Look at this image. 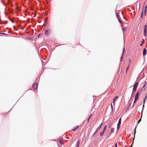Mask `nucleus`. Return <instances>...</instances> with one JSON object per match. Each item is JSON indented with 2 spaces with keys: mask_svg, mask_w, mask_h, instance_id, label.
<instances>
[{
  "mask_svg": "<svg viewBox=\"0 0 147 147\" xmlns=\"http://www.w3.org/2000/svg\"><path fill=\"white\" fill-rule=\"evenodd\" d=\"M139 84V82H135L133 88V91H135L138 87V85Z\"/></svg>",
  "mask_w": 147,
  "mask_h": 147,
  "instance_id": "f257e3e1",
  "label": "nucleus"
},
{
  "mask_svg": "<svg viewBox=\"0 0 147 147\" xmlns=\"http://www.w3.org/2000/svg\"><path fill=\"white\" fill-rule=\"evenodd\" d=\"M38 84L36 83L32 85V88L34 90H36L37 89L38 87Z\"/></svg>",
  "mask_w": 147,
  "mask_h": 147,
  "instance_id": "f03ea898",
  "label": "nucleus"
},
{
  "mask_svg": "<svg viewBox=\"0 0 147 147\" xmlns=\"http://www.w3.org/2000/svg\"><path fill=\"white\" fill-rule=\"evenodd\" d=\"M140 91H138L136 94L135 95L134 99L138 100L139 98V96L140 94Z\"/></svg>",
  "mask_w": 147,
  "mask_h": 147,
  "instance_id": "7ed1b4c3",
  "label": "nucleus"
},
{
  "mask_svg": "<svg viewBox=\"0 0 147 147\" xmlns=\"http://www.w3.org/2000/svg\"><path fill=\"white\" fill-rule=\"evenodd\" d=\"M147 54V50L146 49L144 48L143 49V56H144L146 55Z\"/></svg>",
  "mask_w": 147,
  "mask_h": 147,
  "instance_id": "20e7f679",
  "label": "nucleus"
},
{
  "mask_svg": "<svg viewBox=\"0 0 147 147\" xmlns=\"http://www.w3.org/2000/svg\"><path fill=\"white\" fill-rule=\"evenodd\" d=\"M118 98V96H115L114 97V98L113 100V105H115V101L117 100V99Z\"/></svg>",
  "mask_w": 147,
  "mask_h": 147,
  "instance_id": "39448f33",
  "label": "nucleus"
},
{
  "mask_svg": "<svg viewBox=\"0 0 147 147\" xmlns=\"http://www.w3.org/2000/svg\"><path fill=\"white\" fill-rule=\"evenodd\" d=\"M121 124V123H119V122L117 124V131H118L119 129Z\"/></svg>",
  "mask_w": 147,
  "mask_h": 147,
  "instance_id": "423d86ee",
  "label": "nucleus"
},
{
  "mask_svg": "<svg viewBox=\"0 0 147 147\" xmlns=\"http://www.w3.org/2000/svg\"><path fill=\"white\" fill-rule=\"evenodd\" d=\"M58 142L60 143V144L63 145L64 144V143L62 142V140L60 137L58 139Z\"/></svg>",
  "mask_w": 147,
  "mask_h": 147,
  "instance_id": "0eeeda50",
  "label": "nucleus"
},
{
  "mask_svg": "<svg viewBox=\"0 0 147 147\" xmlns=\"http://www.w3.org/2000/svg\"><path fill=\"white\" fill-rule=\"evenodd\" d=\"M102 125V123H100V125L97 127L96 129V131H96V132H97L99 130L101 127Z\"/></svg>",
  "mask_w": 147,
  "mask_h": 147,
  "instance_id": "6e6552de",
  "label": "nucleus"
},
{
  "mask_svg": "<svg viewBox=\"0 0 147 147\" xmlns=\"http://www.w3.org/2000/svg\"><path fill=\"white\" fill-rule=\"evenodd\" d=\"M45 36H47L49 35V32L47 30H45Z\"/></svg>",
  "mask_w": 147,
  "mask_h": 147,
  "instance_id": "1a4fd4ad",
  "label": "nucleus"
},
{
  "mask_svg": "<svg viewBox=\"0 0 147 147\" xmlns=\"http://www.w3.org/2000/svg\"><path fill=\"white\" fill-rule=\"evenodd\" d=\"M145 43V40L144 39H143L142 41H141V43L140 44V45L141 47L142 46V45Z\"/></svg>",
  "mask_w": 147,
  "mask_h": 147,
  "instance_id": "9d476101",
  "label": "nucleus"
},
{
  "mask_svg": "<svg viewBox=\"0 0 147 147\" xmlns=\"http://www.w3.org/2000/svg\"><path fill=\"white\" fill-rule=\"evenodd\" d=\"M80 141L79 140H78L77 142V144L76 145L75 147H78L79 146L80 144Z\"/></svg>",
  "mask_w": 147,
  "mask_h": 147,
  "instance_id": "9b49d317",
  "label": "nucleus"
},
{
  "mask_svg": "<svg viewBox=\"0 0 147 147\" xmlns=\"http://www.w3.org/2000/svg\"><path fill=\"white\" fill-rule=\"evenodd\" d=\"M144 105L143 107H142V111H141V116H140V118H141V119H142V113H143V110H144Z\"/></svg>",
  "mask_w": 147,
  "mask_h": 147,
  "instance_id": "f8f14e48",
  "label": "nucleus"
},
{
  "mask_svg": "<svg viewBox=\"0 0 147 147\" xmlns=\"http://www.w3.org/2000/svg\"><path fill=\"white\" fill-rule=\"evenodd\" d=\"M92 114H90V116H89V117H88V118L87 120L88 122L89 121V120H90V119L91 117L92 116Z\"/></svg>",
  "mask_w": 147,
  "mask_h": 147,
  "instance_id": "ddd939ff",
  "label": "nucleus"
},
{
  "mask_svg": "<svg viewBox=\"0 0 147 147\" xmlns=\"http://www.w3.org/2000/svg\"><path fill=\"white\" fill-rule=\"evenodd\" d=\"M147 30H144L143 34H144V35L145 36H146V35H147Z\"/></svg>",
  "mask_w": 147,
  "mask_h": 147,
  "instance_id": "4468645a",
  "label": "nucleus"
},
{
  "mask_svg": "<svg viewBox=\"0 0 147 147\" xmlns=\"http://www.w3.org/2000/svg\"><path fill=\"white\" fill-rule=\"evenodd\" d=\"M125 51V47H124L123 48V52H122V53L121 56H124V54Z\"/></svg>",
  "mask_w": 147,
  "mask_h": 147,
  "instance_id": "2eb2a0df",
  "label": "nucleus"
},
{
  "mask_svg": "<svg viewBox=\"0 0 147 147\" xmlns=\"http://www.w3.org/2000/svg\"><path fill=\"white\" fill-rule=\"evenodd\" d=\"M78 126L77 125L73 129H72V130L73 131H75L77 129H78Z\"/></svg>",
  "mask_w": 147,
  "mask_h": 147,
  "instance_id": "dca6fc26",
  "label": "nucleus"
},
{
  "mask_svg": "<svg viewBox=\"0 0 147 147\" xmlns=\"http://www.w3.org/2000/svg\"><path fill=\"white\" fill-rule=\"evenodd\" d=\"M127 29V28L126 27H123L122 28V31H123V32H124Z\"/></svg>",
  "mask_w": 147,
  "mask_h": 147,
  "instance_id": "f3484780",
  "label": "nucleus"
},
{
  "mask_svg": "<svg viewBox=\"0 0 147 147\" xmlns=\"http://www.w3.org/2000/svg\"><path fill=\"white\" fill-rule=\"evenodd\" d=\"M26 38L28 39H29V40H32L33 39V37H26Z\"/></svg>",
  "mask_w": 147,
  "mask_h": 147,
  "instance_id": "a211bd4d",
  "label": "nucleus"
},
{
  "mask_svg": "<svg viewBox=\"0 0 147 147\" xmlns=\"http://www.w3.org/2000/svg\"><path fill=\"white\" fill-rule=\"evenodd\" d=\"M111 107L112 111V113H113V107L112 105V103L111 104Z\"/></svg>",
  "mask_w": 147,
  "mask_h": 147,
  "instance_id": "6ab92c4d",
  "label": "nucleus"
},
{
  "mask_svg": "<svg viewBox=\"0 0 147 147\" xmlns=\"http://www.w3.org/2000/svg\"><path fill=\"white\" fill-rule=\"evenodd\" d=\"M144 30L147 31V25H145L144 26Z\"/></svg>",
  "mask_w": 147,
  "mask_h": 147,
  "instance_id": "aec40b11",
  "label": "nucleus"
},
{
  "mask_svg": "<svg viewBox=\"0 0 147 147\" xmlns=\"http://www.w3.org/2000/svg\"><path fill=\"white\" fill-rule=\"evenodd\" d=\"M114 130H115V129H114V128H113V127L111 129L110 132H112V133L114 132Z\"/></svg>",
  "mask_w": 147,
  "mask_h": 147,
  "instance_id": "412c9836",
  "label": "nucleus"
},
{
  "mask_svg": "<svg viewBox=\"0 0 147 147\" xmlns=\"http://www.w3.org/2000/svg\"><path fill=\"white\" fill-rule=\"evenodd\" d=\"M104 132L103 131H102L100 133V136H102L104 135Z\"/></svg>",
  "mask_w": 147,
  "mask_h": 147,
  "instance_id": "4be33fe9",
  "label": "nucleus"
},
{
  "mask_svg": "<svg viewBox=\"0 0 147 147\" xmlns=\"http://www.w3.org/2000/svg\"><path fill=\"white\" fill-rule=\"evenodd\" d=\"M145 86H146V85L144 84L142 86V89L143 88H144V89H143V90L144 91L145 90L146 88H145Z\"/></svg>",
  "mask_w": 147,
  "mask_h": 147,
  "instance_id": "5701e85b",
  "label": "nucleus"
},
{
  "mask_svg": "<svg viewBox=\"0 0 147 147\" xmlns=\"http://www.w3.org/2000/svg\"><path fill=\"white\" fill-rule=\"evenodd\" d=\"M136 127L134 129V138H133V140H134V139L135 137V134L136 133Z\"/></svg>",
  "mask_w": 147,
  "mask_h": 147,
  "instance_id": "b1692460",
  "label": "nucleus"
},
{
  "mask_svg": "<svg viewBox=\"0 0 147 147\" xmlns=\"http://www.w3.org/2000/svg\"><path fill=\"white\" fill-rule=\"evenodd\" d=\"M107 125H105L104 126V127L103 129V130H102V131H103L104 132L105 131V130L106 128H107Z\"/></svg>",
  "mask_w": 147,
  "mask_h": 147,
  "instance_id": "393cba45",
  "label": "nucleus"
},
{
  "mask_svg": "<svg viewBox=\"0 0 147 147\" xmlns=\"http://www.w3.org/2000/svg\"><path fill=\"white\" fill-rule=\"evenodd\" d=\"M118 21L120 23V24H122L123 23V22H122L120 20V19L119 18H118Z\"/></svg>",
  "mask_w": 147,
  "mask_h": 147,
  "instance_id": "a878e982",
  "label": "nucleus"
},
{
  "mask_svg": "<svg viewBox=\"0 0 147 147\" xmlns=\"http://www.w3.org/2000/svg\"><path fill=\"white\" fill-rule=\"evenodd\" d=\"M96 132H96V131H95L94 133L92 135V136H91V137L92 138L94 136V135L96 133Z\"/></svg>",
  "mask_w": 147,
  "mask_h": 147,
  "instance_id": "bb28decb",
  "label": "nucleus"
},
{
  "mask_svg": "<svg viewBox=\"0 0 147 147\" xmlns=\"http://www.w3.org/2000/svg\"><path fill=\"white\" fill-rule=\"evenodd\" d=\"M145 102H146L145 98H144V99L143 102V106L144 105V104L145 103Z\"/></svg>",
  "mask_w": 147,
  "mask_h": 147,
  "instance_id": "cd10ccee",
  "label": "nucleus"
},
{
  "mask_svg": "<svg viewBox=\"0 0 147 147\" xmlns=\"http://www.w3.org/2000/svg\"><path fill=\"white\" fill-rule=\"evenodd\" d=\"M138 100H137V99H134V102H133V104H135V103H136V101H137Z\"/></svg>",
  "mask_w": 147,
  "mask_h": 147,
  "instance_id": "c85d7f7f",
  "label": "nucleus"
},
{
  "mask_svg": "<svg viewBox=\"0 0 147 147\" xmlns=\"http://www.w3.org/2000/svg\"><path fill=\"white\" fill-rule=\"evenodd\" d=\"M123 56H121V57L120 58V61H122V60H123Z\"/></svg>",
  "mask_w": 147,
  "mask_h": 147,
  "instance_id": "c756f323",
  "label": "nucleus"
},
{
  "mask_svg": "<svg viewBox=\"0 0 147 147\" xmlns=\"http://www.w3.org/2000/svg\"><path fill=\"white\" fill-rule=\"evenodd\" d=\"M131 103H129V104L128 105V106H127L128 107H131Z\"/></svg>",
  "mask_w": 147,
  "mask_h": 147,
  "instance_id": "7c9ffc66",
  "label": "nucleus"
},
{
  "mask_svg": "<svg viewBox=\"0 0 147 147\" xmlns=\"http://www.w3.org/2000/svg\"><path fill=\"white\" fill-rule=\"evenodd\" d=\"M121 118H120L118 122H119L121 123Z\"/></svg>",
  "mask_w": 147,
  "mask_h": 147,
  "instance_id": "2f4dec72",
  "label": "nucleus"
},
{
  "mask_svg": "<svg viewBox=\"0 0 147 147\" xmlns=\"http://www.w3.org/2000/svg\"><path fill=\"white\" fill-rule=\"evenodd\" d=\"M86 120H84L82 123V125H84L85 123V122H86Z\"/></svg>",
  "mask_w": 147,
  "mask_h": 147,
  "instance_id": "473e14b6",
  "label": "nucleus"
},
{
  "mask_svg": "<svg viewBox=\"0 0 147 147\" xmlns=\"http://www.w3.org/2000/svg\"><path fill=\"white\" fill-rule=\"evenodd\" d=\"M144 7L143 6V9H142L143 10H142V11L141 12V15H143V10L144 9Z\"/></svg>",
  "mask_w": 147,
  "mask_h": 147,
  "instance_id": "72a5a7b5",
  "label": "nucleus"
},
{
  "mask_svg": "<svg viewBox=\"0 0 147 147\" xmlns=\"http://www.w3.org/2000/svg\"><path fill=\"white\" fill-rule=\"evenodd\" d=\"M10 20L12 23H14V21L13 20L11 19H9Z\"/></svg>",
  "mask_w": 147,
  "mask_h": 147,
  "instance_id": "f704fd0d",
  "label": "nucleus"
},
{
  "mask_svg": "<svg viewBox=\"0 0 147 147\" xmlns=\"http://www.w3.org/2000/svg\"><path fill=\"white\" fill-rule=\"evenodd\" d=\"M47 30V31H48L49 32H50L51 31V29H48L47 30Z\"/></svg>",
  "mask_w": 147,
  "mask_h": 147,
  "instance_id": "c9c22d12",
  "label": "nucleus"
},
{
  "mask_svg": "<svg viewBox=\"0 0 147 147\" xmlns=\"http://www.w3.org/2000/svg\"><path fill=\"white\" fill-rule=\"evenodd\" d=\"M141 121V118H140L138 121V123H139Z\"/></svg>",
  "mask_w": 147,
  "mask_h": 147,
  "instance_id": "e433bc0d",
  "label": "nucleus"
},
{
  "mask_svg": "<svg viewBox=\"0 0 147 147\" xmlns=\"http://www.w3.org/2000/svg\"><path fill=\"white\" fill-rule=\"evenodd\" d=\"M41 33H40V34H38V35H37V38H38L40 37V36L41 35Z\"/></svg>",
  "mask_w": 147,
  "mask_h": 147,
  "instance_id": "4c0bfd02",
  "label": "nucleus"
},
{
  "mask_svg": "<svg viewBox=\"0 0 147 147\" xmlns=\"http://www.w3.org/2000/svg\"><path fill=\"white\" fill-rule=\"evenodd\" d=\"M147 12V9H146V8H145L144 10V13H146Z\"/></svg>",
  "mask_w": 147,
  "mask_h": 147,
  "instance_id": "58836bf2",
  "label": "nucleus"
},
{
  "mask_svg": "<svg viewBox=\"0 0 147 147\" xmlns=\"http://www.w3.org/2000/svg\"><path fill=\"white\" fill-rule=\"evenodd\" d=\"M0 34L5 35V34H7L6 33H4L0 32Z\"/></svg>",
  "mask_w": 147,
  "mask_h": 147,
  "instance_id": "ea45409f",
  "label": "nucleus"
},
{
  "mask_svg": "<svg viewBox=\"0 0 147 147\" xmlns=\"http://www.w3.org/2000/svg\"><path fill=\"white\" fill-rule=\"evenodd\" d=\"M129 68V65L128 67L126 68V70H127V71H128Z\"/></svg>",
  "mask_w": 147,
  "mask_h": 147,
  "instance_id": "a19ab883",
  "label": "nucleus"
},
{
  "mask_svg": "<svg viewBox=\"0 0 147 147\" xmlns=\"http://www.w3.org/2000/svg\"><path fill=\"white\" fill-rule=\"evenodd\" d=\"M116 17L118 19V18H119V16L117 13L116 14Z\"/></svg>",
  "mask_w": 147,
  "mask_h": 147,
  "instance_id": "79ce46f5",
  "label": "nucleus"
},
{
  "mask_svg": "<svg viewBox=\"0 0 147 147\" xmlns=\"http://www.w3.org/2000/svg\"><path fill=\"white\" fill-rule=\"evenodd\" d=\"M115 147H117V143H116L115 144Z\"/></svg>",
  "mask_w": 147,
  "mask_h": 147,
  "instance_id": "37998d69",
  "label": "nucleus"
},
{
  "mask_svg": "<svg viewBox=\"0 0 147 147\" xmlns=\"http://www.w3.org/2000/svg\"><path fill=\"white\" fill-rule=\"evenodd\" d=\"M129 107H127V109H126V111H127L129 110Z\"/></svg>",
  "mask_w": 147,
  "mask_h": 147,
  "instance_id": "c03bdc74",
  "label": "nucleus"
},
{
  "mask_svg": "<svg viewBox=\"0 0 147 147\" xmlns=\"http://www.w3.org/2000/svg\"><path fill=\"white\" fill-rule=\"evenodd\" d=\"M144 84L146 86V84H147V82H146V81H145V82Z\"/></svg>",
  "mask_w": 147,
  "mask_h": 147,
  "instance_id": "a18cd8bd",
  "label": "nucleus"
},
{
  "mask_svg": "<svg viewBox=\"0 0 147 147\" xmlns=\"http://www.w3.org/2000/svg\"><path fill=\"white\" fill-rule=\"evenodd\" d=\"M143 17V15H141V18H142Z\"/></svg>",
  "mask_w": 147,
  "mask_h": 147,
  "instance_id": "49530a36",
  "label": "nucleus"
},
{
  "mask_svg": "<svg viewBox=\"0 0 147 147\" xmlns=\"http://www.w3.org/2000/svg\"><path fill=\"white\" fill-rule=\"evenodd\" d=\"M144 15L145 16H146V13H144Z\"/></svg>",
  "mask_w": 147,
  "mask_h": 147,
  "instance_id": "de8ad7c7",
  "label": "nucleus"
},
{
  "mask_svg": "<svg viewBox=\"0 0 147 147\" xmlns=\"http://www.w3.org/2000/svg\"><path fill=\"white\" fill-rule=\"evenodd\" d=\"M147 97V95H146L145 96V97L144 98H145V100L146 99Z\"/></svg>",
  "mask_w": 147,
  "mask_h": 147,
  "instance_id": "09e8293b",
  "label": "nucleus"
},
{
  "mask_svg": "<svg viewBox=\"0 0 147 147\" xmlns=\"http://www.w3.org/2000/svg\"><path fill=\"white\" fill-rule=\"evenodd\" d=\"M134 104H133V105H132V107H131V109H132L133 107L134 106Z\"/></svg>",
  "mask_w": 147,
  "mask_h": 147,
  "instance_id": "8fccbe9b",
  "label": "nucleus"
},
{
  "mask_svg": "<svg viewBox=\"0 0 147 147\" xmlns=\"http://www.w3.org/2000/svg\"><path fill=\"white\" fill-rule=\"evenodd\" d=\"M111 133H112V132H110L109 133V135L110 136L111 135Z\"/></svg>",
  "mask_w": 147,
  "mask_h": 147,
  "instance_id": "3c124183",
  "label": "nucleus"
},
{
  "mask_svg": "<svg viewBox=\"0 0 147 147\" xmlns=\"http://www.w3.org/2000/svg\"><path fill=\"white\" fill-rule=\"evenodd\" d=\"M145 8H146V9H147V5H146L145 7Z\"/></svg>",
  "mask_w": 147,
  "mask_h": 147,
  "instance_id": "603ef678",
  "label": "nucleus"
},
{
  "mask_svg": "<svg viewBox=\"0 0 147 147\" xmlns=\"http://www.w3.org/2000/svg\"><path fill=\"white\" fill-rule=\"evenodd\" d=\"M58 147H61L59 145H58Z\"/></svg>",
  "mask_w": 147,
  "mask_h": 147,
  "instance_id": "864d4df0",
  "label": "nucleus"
},
{
  "mask_svg": "<svg viewBox=\"0 0 147 147\" xmlns=\"http://www.w3.org/2000/svg\"><path fill=\"white\" fill-rule=\"evenodd\" d=\"M129 61L130 62H131V59H129Z\"/></svg>",
  "mask_w": 147,
  "mask_h": 147,
  "instance_id": "5fc2aeb1",
  "label": "nucleus"
},
{
  "mask_svg": "<svg viewBox=\"0 0 147 147\" xmlns=\"http://www.w3.org/2000/svg\"><path fill=\"white\" fill-rule=\"evenodd\" d=\"M109 136H109V135L108 136V137H107V138H109Z\"/></svg>",
  "mask_w": 147,
  "mask_h": 147,
  "instance_id": "6e6d98bb",
  "label": "nucleus"
},
{
  "mask_svg": "<svg viewBox=\"0 0 147 147\" xmlns=\"http://www.w3.org/2000/svg\"><path fill=\"white\" fill-rule=\"evenodd\" d=\"M0 24H2V23H1V22H0Z\"/></svg>",
  "mask_w": 147,
  "mask_h": 147,
  "instance_id": "4d7b16f0",
  "label": "nucleus"
},
{
  "mask_svg": "<svg viewBox=\"0 0 147 147\" xmlns=\"http://www.w3.org/2000/svg\"><path fill=\"white\" fill-rule=\"evenodd\" d=\"M112 113H112V111H111V113H110V115H111V114H112Z\"/></svg>",
  "mask_w": 147,
  "mask_h": 147,
  "instance_id": "13d9d810",
  "label": "nucleus"
},
{
  "mask_svg": "<svg viewBox=\"0 0 147 147\" xmlns=\"http://www.w3.org/2000/svg\"><path fill=\"white\" fill-rule=\"evenodd\" d=\"M127 70H126V71H125V72H126V73H127Z\"/></svg>",
  "mask_w": 147,
  "mask_h": 147,
  "instance_id": "bf43d9fd",
  "label": "nucleus"
},
{
  "mask_svg": "<svg viewBox=\"0 0 147 147\" xmlns=\"http://www.w3.org/2000/svg\"><path fill=\"white\" fill-rule=\"evenodd\" d=\"M133 92H132V94H131V96H132V94H133Z\"/></svg>",
  "mask_w": 147,
  "mask_h": 147,
  "instance_id": "052dcab7",
  "label": "nucleus"
},
{
  "mask_svg": "<svg viewBox=\"0 0 147 147\" xmlns=\"http://www.w3.org/2000/svg\"><path fill=\"white\" fill-rule=\"evenodd\" d=\"M142 19L141 20H140V22H141L142 21Z\"/></svg>",
  "mask_w": 147,
  "mask_h": 147,
  "instance_id": "680f3d73",
  "label": "nucleus"
},
{
  "mask_svg": "<svg viewBox=\"0 0 147 147\" xmlns=\"http://www.w3.org/2000/svg\"><path fill=\"white\" fill-rule=\"evenodd\" d=\"M8 33H10V32L9 31H8Z\"/></svg>",
  "mask_w": 147,
  "mask_h": 147,
  "instance_id": "e2e57ef3",
  "label": "nucleus"
},
{
  "mask_svg": "<svg viewBox=\"0 0 147 147\" xmlns=\"http://www.w3.org/2000/svg\"><path fill=\"white\" fill-rule=\"evenodd\" d=\"M133 142H132V144L131 145H132V144H133Z\"/></svg>",
  "mask_w": 147,
  "mask_h": 147,
  "instance_id": "0e129e2a",
  "label": "nucleus"
},
{
  "mask_svg": "<svg viewBox=\"0 0 147 147\" xmlns=\"http://www.w3.org/2000/svg\"><path fill=\"white\" fill-rule=\"evenodd\" d=\"M4 24H6V23H4Z\"/></svg>",
  "mask_w": 147,
  "mask_h": 147,
  "instance_id": "69168bd1",
  "label": "nucleus"
},
{
  "mask_svg": "<svg viewBox=\"0 0 147 147\" xmlns=\"http://www.w3.org/2000/svg\"><path fill=\"white\" fill-rule=\"evenodd\" d=\"M46 25H47V24H45V26H46Z\"/></svg>",
  "mask_w": 147,
  "mask_h": 147,
  "instance_id": "338daca9",
  "label": "nucleus"
},
{
  "mask_svg": "<svg viewBox=\"0 0 147 147\" xmlns=\"http://www.w3.org/2000/svg\"><path fill=\"white\" fill-rule=\"evenodd\" d=\"M140 91L141 92V90H140Z\"/></svg>",
  "mask_w": 147,
  "mask_h": 147,
  "instance_id": "774afa93",
  "label": "nucleus"
}]
</instances>
